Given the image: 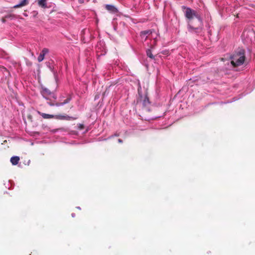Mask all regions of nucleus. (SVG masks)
I'll return each mask as SVG.
<instances>
[{
	"instance_id": "obj_1",
	"label": "nucleus",
	"mask_w": 255,
	"mask_h": 255,
	"mask_svg": "<svg viewBox=\"0 0 255 255\" xmlns=\"http://www.w3.org/2000/svg\"><path fill=\"white\" fill-rule=\"evenodd\" d=\"M231 64L234 67L239 66L244 64L245 56L243 51L234 54L231 57Z\"/></svg>"
},
{
	"instance_id": "obj_2",
	"label": "nucleus",
	"mask_w": 255,
	"mask_h": 255,
	"mask_svg": "<svg viewBox=\"0 0 255 255\" xmlns=\"http://www.w3.org/2000/svg\"><path fill=\"white\" fill-rule=\"evenodd\" d=\"M183 8H184L185 9V11L184 12L185 15V16L188 19H191L194 17H195L197 18L199 20H200V16L198 15V14L195 10H192L189 7H185V6H183Z\"/></svg>"
},
{
	"instance_id": "obj_3",
	"label": "nucleus",
	"mask_w": 255,
	"mask_h": 255,
	"mask_svg": "<svg viewBox=\"0 0 255 255\" xmlns=\"http://www.w3.org/2000/svg\"><path fill=\"white\" fill-rule=\"evenodd\" d=\"M150 34L152 35V32L150 30L144 31L141 32L140 36L142 39H144V40H146V38L147 37V36H146V35H149Z\"/></svg>"
},
{
	"instance_id": "obj_4",
	"label": "nucleus",
	"mask_w": 255,
	"mask_h": 255,
	"mask_svg": "<svg viewBox=\"0 0 255 255\" xmlns=\"http://www.w3.org/2000/svg\"><path fill=\"white\" fill-rule=\"evenodd\" d=\"M38 113L40 116H41L43 118L45 119L54 118V115H53L41 113L40 112H38Z\"/></svg>"
},
{
	"instance_id": "obj_5",
	"label": "nucleus",
	"mask_w": 255,
	"mask_h": 255,
	"mask_svg": "<svg viewBox=\"0 0 255 255\" xmlns=\"http://www.w3.org/2000/svg\"><path fill=\"white\" fill-rule=\"evenodd\" d=\"M28 4L27 0H22L20 3L14 5L13 6L14 8H18L20 7H22L25 5H26Z\"/></svg>"
},
{
	"instance_id": "obj_6",
	"label": "nucleus",
	"mask_w": 255,
	"mask_h": 255,
	"mask_svg": "<svg viewBox=\"0 0 255 255\" xmlns=\"http://www.w3.org/2000/svg\"><path fill=\"white\" fill-rule=\"evenodd\" d=\"M106 8L107 10L113 12H117V9L112 5L107 4L106 5Z\"/></svg>"
},
{
	"instance_id": "obj_7",
	"label": "nucleus",
	"mask_w": 255,
	"mask_h": 255,
	"mask_svg": "<svg viewBox=\"0 0 255 255\" xmlns=\"http://www.w3.org/2000/svg\"><path fill=\"white\" fill-rule=\"evenodd\" d=\"M19 160V158L18 156H13L10 158V162L12 165H16Z\"/></svg>"
},
{
	"instance_id": "obj_8",
	"label": "nucleus",
	"mask_w": 255,
	"mask_h": 255,
	"mask_svg": "<svg viewBox=\"0 0 255 255\" xmlns=\"http://www.w3.org/2000/svg\"><path fill=\"white\" fill-rule=\"evenodd\" d=\"M54 118L57 120H69L70 118L65 115H54Z\"/></svg>"
},
{
	"instance_id": "obj_9",
	"label": "nucleus",
	"mask_w": 255,
	"mask_h": 255,
	"mask_svg": "<svg viewBox=\"0 0 255 255\" xmlns=\"http://www.w3.org/2000/svg\"><path fill=\"white\" fill-rule=\"evenodd\" d=\"M38 5L42 7H46V0H38Z\"/></svg>"
},
{
	"instance_id": "obj_10",
	"label": "nucleus",
	"mask_w": 255,
	"mask_h": 255,
	"mask_svg": "<svg viewBox=\"0 0 255 255\" xmlns=\"http://www.w3.org/2000/svg\"><path fill=\"white\" fill-rule=\"evenodd\" d=\"M70 99H67L65 100L64 101V102H63V103H56L55 104V106H56L57 107L62 106V105H64L65 104L68 103L70 101Z\"/></svg>"
},
{
	"instance_id": "obj_11",
	"label": "nucleus",
	"mask_w": 255,
	"mask_h": 255,
	"mask_svg": "<svg viewBox=\"0 0 255 255\" xmlns=\"http://www.w3.org/2000/svg\"><path fill=\"white\" fill-rule=\"evenodd\" d=\"M146 54L147 55L150 57V58H154V56L151 53V50L150 49H148L147 51H146Z\"/></svg>"
},
{
	"instance_id": "obj_12",
	"label": "nucleus",
	"mask_w": 255,
	"mask_h": 255,
	"mask_svg": "<svg viewBox=\"0 0 255 255\" xmlns=\"http://www.w3.org/2000/svg\"><path fill=\"white\" fill-rule=\"evenodd\" d=\"M44 56L40 53L37 58V60L39 62H41L44 59Z\"/></svg>"
},
{
	"instance_id": "obj_13",
	"label": "nucleus",
	"mask_w": 255,
	"mask_h": 255,
	"mask_svg": "<svg viewBox=\"0 0 255 255\" xmlns=\"http://www.w3.org/2000/svg\"><path fill=\"white\" fill-rule=\"evenodd\" d=\"M48 51H49V50H48V49H47V48H44V49L42 50V51H41V52L40 53H41V54H43V55H44V56H45V55L47 53H48Z\"/></svg>"
},
{
	"instance_id": "obj_14",
	"label": "nucleus",
	"mask_w": 255,
	"mask_h": 255,
	"mask_svg": "<svg viewBox=\"0 0 255 255\" xmlns=\"http://www.w3.org/2000/svg\"><path fill=\"white\" fill-rule=\"evenodd\" d=\"M45 92L46 93H49L50 92H49V91L47 89H45Z\"/></svg>"
},
{
	"instance_id": "obj_15",
	"label": "nucleus",
	"mask_w": 255,
	"mask_h": 255,
	"mask_svg": "<svg viewBox=\"0 0 255 255\" xmlns=\"http://www.w3.org/2000/svg\"><path fill=\"white\" fill-rule=\"evenodd\" d=\"M118 141H119V142H122V140L121 139H119Z\"/></svg>"
},
{
	"instance_id": "obj_16",
	"label": "nucleus",
	"mask_w": 255,
	"mask_h": 255,
	"mask_svg": "<svg viewBox=\"0 0 255 255\" xmlns=\"http://www.w3.org/2000/svg\"><path fill=\"white\" fill-rule=\"evenodd\" d=\"M72 216L73 217H75V214H72Z\"/></svg>"
},
{
	"instance_id": "obj_17",
	"label": "nucleus",
	"mask_w": 255,
	"mask_h": 255,
	"mask_svg": "<svg viewBox=\"0 0 255 255\" xmlns=\"http://www.w3.org/2000/svg\"><path fill=\"white\" fill-rule=\"evenodd\" d=\"M79 1H80V2H83V0H79Z\"/></svg>"
},
{
	"instance_id": "obj_18",
	"label": "nucleus",
	"mask_w": 255,
	"mask_h": 255,
	"mask_svg": "<svg viewBox=\"0 0 255 255\" xmlns=\"http://www.w3.org/2000/svg\"><path fill=\"white\" fill-rule=\"evenodd\" d=\"M153 34L156 35V33L155 32H154Z\"/></svg>"
}]
</instances>
